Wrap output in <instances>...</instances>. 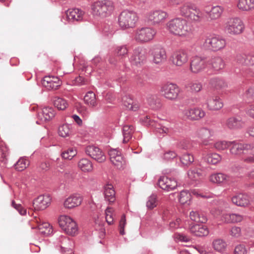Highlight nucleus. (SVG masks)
Segmentation results:
<instances>
[{"mask_svg": "<svg viewBox=\"0 0 254 254\" xmlns=\"http://www.w3.org/2000/svg\"><path fill=\"white\" fill-rule=\"evenodd\" d=\"M56 115V112L52 107H46L42 109V112L39 114V116H43L41 120L44 121H48L52 119Z\"/></svg>", "mask_w": 254, "mask_h": 254, "instance_id": "c9c22d12", "label": "nucleus"}, {"mask_svg": "<svg viewBox=\"0 0 254 254\" xmlns=\"http://www.w3.org/2000/svg\"><path fill=\"white\" fill-rule=\"evenodd\" d=\"M226 45L225 39L216 35H212L206 37L203 44V46L205 49L214 52L223 49Z\"/></svg>", "mask_w": 254, "mask_h": 254, "instance_id": "423d86ee", "label": "nucleus"}, {"mask_svg": "<svg viewBox=\"0 0 254 254\" xmlns=\"http://www.w3.org/2000/svg\"><path fill=\"white\" fill-rule=\"evenodd\" d=\"M232 144L230 147V151L231 154L238 155L241 153H245L246 151L252 150L254 146L251 144H243L235 141H231Z\"/></svg>", "mask_w": 254, "mask_h": 254, "instance_id": "412c9836", "label": "nucleus"}, {"mask_svg": "<svg viewBox=\"0 0 254 254\" xmlns=\"http://www.w3.org/2000/svg\"><path fill=\"white\" fill-rule=\"evenodd\" d=\"M146 19L154 25L163 24L169 17V13L161 9L151 10L146 13Z\"/></svg>", "mask_w": 254, "mask_h": 254, "instance_id": "6e6552de", "label": "nucleus"}, {"mask_svg": "<svg viewBox=\"0 0 254 254\" xmlns=\"http://www.w3.org/2000/svg\"><path fill=\"white\" fill-rule=\"evenodd\" d=\"M168 30L172 34L180 36H186L192 33V25L182 17L171 19L167 23Z\"/></svg>", "mask_w": 254, "mask_h": 254, "instance_id": "f03ea898", "label": "nucleus"}, {"mask_svg": "<svg viewBox=\"0 0 254 254\" xmlns=\"http://www.w3.org/2000/svg\"><path fill=\"white\" fill-rule=\"evenodd\" d=\"M157 196L155 194H152L148 197L146 202V206L148 209H152L156 206Z\"/></svg>", "mask_w": 254, "mask_h": 254, "instance_id": "bf43d9fd", "label": "nucleus"}, {"mask_svg": "<svg viewBox=\"0 0 254 254\" xmlns=\"http://www.w3.org/2000/svg\"><path fill=\"white\" fill-rule=\"evenodd\" d=\"M126 224V216L125 215H123L121 217L119 225V232L121 235H124L125 234V227Z\"/></svg>", "mask_w": 254, "mask_h": 254, "instance_id": "e2e57ef3", "label": "nucleus"}, {"mask_svg": "<svg viewBox=\"0 0 254 254\" xmlns=\"http://www.w3.org/2000/svg\"><path fill=\"white\" fill-rule=\"evenodd\" d=\"M178 13L180 16L186 18L194 24L202 22L205 17V13L191 1H187L181 4L179 7Z\"/></svg>", "mask_w": 254, "mask_h": 254, "instance_id": "f257e3e1", "label": "nucleus"}, {"mask_svg": "<svg viewBox=\"0 0 254 254\" xmlns=\"http://www.w3.org/2000/svg\"><path fill=\"white\" fill-rule=\"evenodd\" d=\"M172 128L167 127L161 125H156L155 132L163 136L165 134H170L172 132Z\"/></svg>", "mask_w": 254, "mask_h": 254, "instance_id": "6e6d98bb", "label": "nucleus"}, {"mask_svg": "<svg viewBox=\"0 0 254 254\" xmlns=\"http://www.w3.org/2000/svg\"><path fill=\"white\" fill-rule=\"evenodd\" d=\"M213 246L216 251L219 252H223L226 249V244L222 240L217 239L213 241Z\"/></svg>", "mask_w": 254, "mask_h": 254, "instance_id": "3c124183", "label": "nucleus"}, {"mask_svg": "<svg viewBox=\"0 0 254 254\" xmlns=\"http://www.w3.org/2000/svg\"><path fill=\"white\" fill-rule=\"evenodd\" d=\"M178 200L182 204H190L191 195L188 190H182L178 195Z\"/></svg>", "mask_w": 254, "mask_h": 254, "instance_id": "a19ab883", "label": "nucleus"}, {"mask_svg": "<svg viewBox=\"0 0 254 254\" xmlns=\"http://www.w3.org/2000/svg\"><path fill=\"white\" fill-rule=\"evenodd\" d=\"M224 218L227 223H238L242 221L243 216L236 213L226 214Z\"/></svg>", "mask_w": 254, "mask_h": 254, "instance_id": "a18cd8bd", "label": "nucleus"}, {"mask_svg": "<svg viewBox=\"0 0 254 254\" xmlns=\"http://www.w3.org/2000/svg\"><path fill=\"white\" fill-rule=\"evenodd\" d=\"M77 154V151L74 148H69L64 151L62 154V156L65 159L71 160Z\"/></svg>", "mask_w": 254, "mask_h": 254, "instance_id": "864d4df0", "label": "nucleus"}, {"mask_svg": "<svg viewBox=\"0 0 254 254\" xmlns=\"http://www.w3.org/2000/svg\"><path fill=\"white\" fill-rule=\"evenodd\" d=\"M225 125L229 129L235 130L241 128L243 122L240 118L232 117L226 120Z\"/></svg>", "mask_w": 254, "mask_h": 254, "instance_id": "c756f323", "label": "nucleus"}, {"mask_svg": "<svg viewBox=\"0 0 254 254\" xmlns=\"http://www.w3.org/2000/svg\"><path fill=\"white\" fill-rule=\"evenodd\" d=\"M125 105L128 110L133 111H137L139 107L138 103L133 102L131 99H129V102L127 103V104H126L125 102Z\"/></svg>", "mask_w": 254, "mask_h": 254, "instance_id": "69168bd1", "label": "nucleus"}, {"mask_svg": "<svg viewBox=\"0 0 254 254\" xmlns=\"http://www.w3.org/2000/svg\"><path fill=\"white\" fill-rule=\"evenodd\" d=\"M85 152L87 155L99 163L103 162L106 160L104 153L98 147L90 145L86 147Z\"/></svg>", "mask_w": 254, "mask_h": 254, "instance_id": "dca6fc26", "label": "nucleus"}, {"mask_svg": "<svg viewBox=\"0 0 254 254\" xmlns=\"http://www.w3.org/2000/svg\"><path fill=\"white\" fill-rule=\"evenodd\" d=\"M58 133L60 136L66 137L71 133V126L68 124H64L59 127Z\"/></svg>", "mask_w": 254, "mask_h": 254, "instance_id": "de8ad7c7", "label": "nucleus"}, {"mask_svg": "<svg viewBox=\"0 0 254 254\" xmlns=\"http://www.w3.org/2000/svg\"><path fill=\"white\" fill-rule=\"evenodd\" d=\"M190 219L196 223H204L207 220L206 215L202 212L197 211H192L190 213Z\"/></svg>", "mask_w": 254, "mask_h": 254, "instance_id": "f704fd0d", "label": "nucleus"}, {"mask_svg": "<svg viewBox=\"0 0 254 254\" xmlns=\"http://www.w3.org/2000/svg\"><path fill=\"white\" fill-rule=\"evenodd\" d=\"M182 115L186 119L194 121L203 118L205 112L199 108H186L182 111Z\"/></svg>", "mask_w": 254, "mask_h": 254, "instance_id": "ddd939ff", "label": "nucleus"}, {"mask_svg": "<svg viewBox=\"0 0 254 254\" xmlns=\"http://www.w3.org/2000/svg\"><path fill=\"white\" fill-rule=\"evenodd\" d=\"M232 201L234 204L240 206H246L249 203V200L247 195L239 194L232 198Z\"/></svg>", "mask_w": 254, "mask_h": 254, "instance_id": "72a5a7b5", "label": "nucleus"}, {"mask_svg": "<svg viewBox=\"0 0 254 254\" xmlns=\"http://www.w3.org/2000/svg\"><path fill=\"white\" fill-rule=\"evenodd\" d=\"M180 160L182 164L189 165L194 161V157L191 154L186 153L180 157Z\"/></svg>", "mask_w": 254, "mask_h": 254, "instance_id": "5fc2aeb1", "label": "nucleus"}, {"mask_svg": "<svg viewBox=\"0 0 254 254\" xmlns=\"http://www.w3.org/2000/svg\"><path fill=\"white\" fill-rule=\"evenodd\" d=\"M189 87L193 93H197L202 88V83L198 80H194L189 83Z\"/></svg>", "mask_w": 254, "mask_h": 254, "instance_id": "603ef678", "label": "nucleus"}, {"mask_svg": "<svg viewBox=\"0 0 254 254\" xmlns=\"http://www.w3.org/2000/svg\"><path fill=\"white\" fill-rule=\"evenodd\" d=\"M53 102L54 106L59 110H64L68 106L67 101L62 98L56 97L53 99Z\"/></svg>", "mask_w": 254, "mask_h": 254, "instance_id": "8fccbe9b", "label": "nucleus"}, {"mask_svg": "<svg viewBox=\"0 0 254 254\" xmlns=\"http://www.w3.org/2000/svg\"><path fill=\"white\" fill-rule=\"evenodd\" d=\"M214 134L213 130L206 128L201 127L196 131L197 136L201 139L204 144H207L208 141L211 140V137Z\"/></svg>", "mask_w": 254, "mask_h": 254, "instance_id": "cd10ccee", "label": "nucleus"}, {"mask_svg": "<svg viewBox=\"0 0 254 254\" xmlns=\"http://www.w3.org/2000/svg\"><path fill=\"white\" fill-rule=\"evenodd\" d=\"M190 232L194 236L197 237H204L208 235L209 231L206 226L198 224L190 225Z\"/></svg>", "mask_w": 254, "mask_h": 254, "instance_id": "c85d7f7f", "label": "nucleus"}, {"mask_svg": "<svg viewBox=\"0 0 254 254\" xmlns=\"http://www.w3.org/2000/svg\"><path fill=\"white\" fill-rule=\"evenodd\" d=\"M90 7L91 12L94 16L106 17L113 13L115 4L111 0H96L91 3Z\"/></svg>", "mask_w": 254, "mask_h": 254, "instance_id": "7ed1b4c3", "label": "nucleus"}, {"mask_svg": "<svg viewBox=\"0 0 254 254\" xmlns=\"http://www.w3.org/2000/svg\"><path fill=\"white\" fill-rule=\"evenodd\" d=\"M60 227L68 235L74 236L77 233L78 227L76 222L69 216H61L58 220Z\"/></svg>", "mask_w": 254, "mask_h": 254, "instance_id": "1a4fd4ad", "label": "nucleus"}, {"mask_svg": "<svg viewBox=\"0 0 254 254\" xmlns=\"http://www.w3.org/2000/svg\"><path fill=\"white\" fill-rule=\"evenodd\" d=\"M234 252L235 254H247V250L245 245L240 244L235 247Z\"/></svg>", "mask_w": 254, "mask_h": 254, "instance_id": "338daca9", "label": "nucleus"}, {"mask_svg": "<svg viewBox=\"0 0 254 254\" xmlns=\"http://www.w3.org/2000/svg\"><path fill=\"white\" fill-rule=\"evenodd\" d=\"M138 20V17L136 12L125 9L119 14L118 23L122 29H126L134 27Z\"/></svg>", "mask_w": 254, "mask_h": 254, "instance_id": "39448f33", "label": "nucleus"}, {"mask_svg": "<svg viewBox=\"0 0 254 254\" xmlns=\"http://www.w3.org/2000/svg\"><path fill=\"white\" fill-rule=\"evenodd\" d=\"M177 154L173 151H168L164 153L163 158L164 160L169 161L175 158Z\"/></svg>", "mask_w": 254, "mask_h": 254, "instance_id": "0e129e2a", "label": "nucleus"}, {"mask_svg": "<svg viewBox=\"0 0 254 254\" xmlns=\"http://www.w3.org/2000/svg\"><path fill=\"white\" fill-rule=\"evenodd\" d=\"M78 167L84 172H91L93 170L92 162L86 158L81 159L78 163Z\"/></svg>", "mask_w": 254, "mask_h": 254, "instance_id": "58836bf2", "label": "nucleus"}, {"mask_svg": "<svg viewBox=\"0 0 254 254\" xmlns=\"http://www.w3.org/2000/svg\"><path fill=\"white\" fill-rule=\"evenodd\" d=\"M207 65H209L215 72L223 70L225 66V63L220 57H212L207 60Z\"/></svg>", "mask_w": 254, "mask_h": 254, "instance_id": "bb28decb", "label": "nucleus"}, {"mask_svg": "<svg viewBox=\"0 0 254 254\" xmlns=\"http://www.w3.org/2000/svg\"><path fill=\"white\" fill-rule=\"evenodd\" d=\"M231 141H218L214 144L215 148L218 150H223L230 148Z\"/></svg>", "mask_w": 254, "mask_h": 254, "instance_id": "13d9d810", "label": "nucleus"}, {"mask_svg": "<svg viewBox=\"0 0 254 254\" xmlns=\"http://www.w3.org/2000/svg\"><path fill=\"white\" fill-rule=\"evenodd\" d=\"M84 101L85 104L91 107H95L97 105L96 96L92 91L88 92L84 97Z\"/></svg>", "mask_w": 254, "mask_h": 254, "instance_id": "79ce46f5", "label": "nucleus"}, {"mask_svg": "<svg viewBox=\"0 0 254 254\" xmlns=\"http://www.w3.org/2000/svg\"><path fill=\"white\" fill-rule=\"evenodd\" d=\"M51 198L49 195H41L35 199L33 202V206L35 210L46 209L51 203Z\"/></svg>", "mask_w": 254, "mask_h": 254, "instance_id": "a211bd4d", "label": "nucleus"}, {"mask_svg": "<svg viewBox=\"0 0 254 254\" xmlns=\"http://www.w3.org/2000/svg\"><path fill=\"white\" fill-rule=\"evenodd\" d=\"M225 32L231 36H238L242 34L245 25L242 19L239 17H232L228 18L224 24Z\"/></svg>", "mask_w": 254, "mask_h": 254, "instance_id": "20e7f679", "label": "nucleus"}, {"mask_svg": "<svg viewBox=\"0 0 254 254\" xmlns=\"http://www.w3.org/2000/svg\"><path fill=\"white\" fill-rule=\"evenodd\" d=\"M106 220L109 225L113 224V211L111 207H108L105 210Z\"/></svg>", "mask_w": 254, "mask_h": 254, "instance_id": "052dcab7", "label": "nucleus"}, {"mask_svg": "<svg viewBox=\"0 0 254 254\" xmlns=\"http://www.w3.org/2000/svg\"><path fill=\"white\" fill-rule=\"evenodd\" d=\"M29 165V161L25 157H21L14 164L15 169L22 171L25 169Z\"/></svg>", "mask_w": 254, "mask_h": 254, "instance_id": "09e8293b", "label": "nucleus"}, {"mask_svg": "<svg viewBox=\"0 0 254 254\" xmlns=\"http://www.w3.org/2000/svg\"><path fill=\"white\" fill-rule=\"evenodd\" d=\"M207 108L210 110H218L223 107L221 99L217 97H211L207 100Z\"/></svg>", "mask_w": 254, "mask_h": 254, "instance_id": "7c9ffc66", "label": "nucleus"}, {"mask_svg": "<svg viewBox=\"0 0 254 254\" xmlns=\"http://www.w3.org/2000/svg\"><path fill=\"white\" fill-rule=\"evenodd\" d=\"M156 34V30L153 28H139L135 30L134 39L138 43H144L152 40Z\"/></svg>", "mask_w": 254, "mask_h": 254, "instance_id": "0eeeda50", "label": "nucleus"}, {"mask_svg": "<svg viewBox=\"0 0 254 254\" xmlns=\"http://www.w3.org/2000/svg\"><path fill=\"white\" fill-rule=\"evenodd\" d=\"M221 157L217 153H210L204 157V161L208 164L215 165L221 160Z\"/></svg>", "mask_w": 254, "mask_h": 254, "instance_id": "c03bdc74", "label": "nucleus"}, {"mask_svg": "<svg viewBox=\"0 0 254 254\" xmlns=\"http://www.w3.org/2000/svg\"><path fill=\"white\" fill-rule=\"evenodd\" d=\"M210 181L215 184L222 186L230 184L232 182V178L224 173H218L212 174L210 176Z\"/></svg>", "mask_w": 254, "mask_h": 254, "instance_id": "b1692460", "label": "nucleus"}, {"mask_svg": "<svg viewBox=\"0 0 254 254\" xmlns=\"http://www.w3.org/2000/svg\"><path fill=\"white\" fill-rule=\"evenodd\" d=\"M207 66V60L202 57L194 56L192 57L190 63V70L193 73H199Z\"/></svg>", "mask_w": 254, "mask_h": 254, "instance_id": "f8f14e48", "label": "nucleus"}, {"mask_svg": "<svg viewBox=\"0 0 254 254\" xmlns=\"http://www.w3.org/2000/svg\"><path fill=\"white\" fill-rule=\"evenodd\" d=\"M153 62L156 64H160L167 59L166 52L164 48L161 46H156L151 50Z\"/></svg>", "mask_w": 254, "mask_h": 254, "instance_id": "aec40b11", "label": "nucleus"}, {"mask_svg": "<svg viewBox=\"0 0 254 254\" xmlns=\"http://www.w3.org/2000/svg\"><path fill=\"white\" fill-rule=\"evenodd\" d=\"M145 60L144 51L141 47L136 48L133 51L132 56L129 58L130 63L134 65L138 66Z\"/></svg>", "mask_w": 254, "mask_h": 254, "instance_id": "393cba45", "label": "nucleus"}, {"mask_svg": "<svg viewBox=\"0 0 254 254\" xmlns=\"http://www.w3.org/2000/svg\"><path fill=\"white\" fill-rule=\"evenodd\" d=\"M73 85L80 86L85 84L84 78L80 76L76 77L72 81Z\"/></svg>", "mask_w": 254, "mask_h": 254, "instance_id": "774afa93", "label": "nucleus"}, {"mask_svg": "<svg viewBox=\"0 0 254 254\" xmlns=\"http://www.w3.org/2000/svg\"><path fill=\"white\" fill-rule=\"evenodd\" d=\"M158 184L160 188L168 191L175 189L177 186V183L175 179H172L165 176L160 177Z\"/></svg>", "mask_w": 254, "mask_h": 254, "instance_id": "4be33fe9", "label": "nucleus"}, {"mask_svg": "<svg viewBox=\"0 0 254 254\" xmlns=\"http://www.w3.org/2000/svg\"><path fill=\"white\" fill-rule=\"evenodd\" d=\"M247 54L245 53H238L235 57V61L239 64L245 65Z\"/></svg>", "mask_w": 254, "mask_h": 254, "instance_id": "680f3d73", "label": "nucleus"}, {"mask_svg": "<svg viewBox=\"0 0 254 254\" xmlns=\"http://www.w3.org/2000/svg\"><path fill=\"white\" fill-rule=\"evenodd\" d=\"M237 7L241 11L253 10L254 9V0H238Z\"/></svg>", "mask_w": 254, "mask_h": 254, "instance_id": "473e14b6", "label": "nucleus"}, {"mask_svg": "<svg viewBox=\"0 0 254 254\" xmlns=\"http://www.w3.org/2000/svg\"><path fill=\"white\" fill-rule=\"evenodd\" d=\"M104 194L105 200L109 203H113L115 201V191L112 185L108 184L104 187Z\"/></svg>", "mask_w": 254, "mask_h": 254, "instance_id": "2f4dec72", "label": "nucleus"}, {"mask_svg": "<svg viewBox=\"0 0 254 254\" xmlns=\"http://www.w3.org/2000/svg\"><path fill=\"white\" fill-rule=\"evenodd\" d=\"M42 84L48 90H55L61 85V81L57 76L48 75L43 78Z\"/></svg>", "mask_w": 254, "mask_h": 254, "instance_id": "5701e85b", "label": "nucleus"}, {"mask_svg": "<svg viewBox=\"0 0 254 254\" xmlns=\"http://www.w3.org/2000/svg\"><path fill=\"white\" fill-rule=\"evenodd\" d=\"M210 85L216 89H221L226 87L227 84L222 79L215 77L210 80Z\"/></svg>", "mask_w": 254, "mask_h": 254, "instance_id": "37998d69", "label": "nucleus"}, {"mask_svg": "<svg viewBox=\"0 0 254 254\" xmlns=\"http://www.w3.org/2000/svg\"><path fill=\"white\" fill-rule=\"evenodd\" d=\"M180 92V88L177 84L170 82L164 84L161 89L162 96L172 101L176 100L178 98Z\"/></svg>", "mask_w": 254, "mask_h": 254, "instance_id": "9d476101", "label": "nucleus"}, {"mask_svg": "<svg viewBox=\"0 0 254 254\" xmlns=\"http://www.w3.org/2000/svg\"><path fill=\"white\" fill-rule=\"evenodd\" d=\"M83 201L82 196L78 193H73L66 198L63 202L65 209H72L79 206Z\"/></svg>", "mask_w": 254, "mask_h": 254, "instance_id": "2eb2a0df", "label": "nucleus"}, {"mask_svg": "<svg viewBox=\"0 0 254 254\" xmlns=\"http://www.w3.org/2000/svg\"><path fill=\"white\" fill-rule=\"evenodd\" d=\"M123 143H127L132 138L134 128L132 126L125 125L123 127Z\"/></svg>", "mask_w": 254, "mask_h": 254, "instance_id": "ea45409f", "label": "nucleus"}, {"mask_svg": "<svg viewBox=\"0 0 254 254\" xmlns=\"http://www.w3.org/2000/svg\"><path fill=\"white\" fill-rule=\"evenodd\" d=\"M115 54L118 57H123L128 54V49L127 45H120L116 47L115 49Z\"/></svg>", "mask_w": 254, "mask_h": 254, "instance_id": "4d7b16f0", "label": "nucleus"}, {"mask_svg": "<svg viewBox=\"0 0 254 254\" xmlns=\"http://www.w3.org/2000/svg\"><path fill=\"white\" fill-rule=\"evenodd\" d=\"M110 159L117 169H123L126 166V161L121 152L118 149L112 148L109 151Z\"/></svg>", "mask_w": 254, "mask_h": 254, "instance_id": "9b49d317", "label": "nucleus"}, {"mask_svg": "<svg viewBox=\"0 0 254 254\" xmlns=\"http://www.w3.org/2000/svg\"><path fill=\"white\" fill-rule=\"evenodd\" d=\"M66 14L68 20L73 22L82 21L85 17L84 11L78 8L68 9Z\"/></svg>", "mask_w": 254, "mask_h": 254, "instance_id": "6ab92c4d", "label": "nucleus"}, {"mask_svg": "<svg viewBox=\"0 0 254 254\" xmlns=\"http://www.w3.org/2000/svg\"><path fill=\"white\" fill-rule=\"evenodd\" d=\"M188 54L184 50L175 52L170 57L172 64L177 66H182L188 62Z\"/></svg>", "mask_w": 254, "mask_h": 254, "instance_id": "4468645a", "label": "nucleus"}, {"mask_svg": "<svg viewBox=\"0 0 254 254\" xmlns=\"http://www.w3.org/2000/svg\"><path fill=\"white\" fill-rule=\"evenodd\" d=\"M188 176L191 181H197L201 176V170L196 168L190 169L188 172Z\"/></svg>", "mask_w": 254, "mask_h": 254, "instance_id": "49530a36", "label": "nucleus"}, {"mask_svg": "<svg viewBox=\"0 0 254 254\" xmlns=\"http://www.w3.org/2000/svg\"><path fill=\"white\" fill-rule=\"evenodd\" d=\"M146 101L150 108L153 110H157L161 107V102L155 95H148Z\"/></svg>", "mask_w": 254, "mask_h": 254, "instance_id": "4c0bfd02", "label": "nucleus"}, {"mask_svg": "<svg viewBox=\"0 0 254 254\" xmlns=\"http://www.w3.org/2000/svg\"><path fill=\"white\" fill-rule=\"evenodd\" d=\"M57 247L61 248L62 252H71V246L72 242L67 237L61 235L56 240L55 242Z\"/></svg>", "mask_w": 254, "mask_h": 254, "instance_id": "a878e982", "label": "nucleus"}, {"mask_svg": "<svg viewBox=\"0 0 254 254\" xmlns=\"http://www.w3.org/2000/svg\"><path fill=\"white\" fill-rule=\"evenodd\" d=\"M38 233L43 236L51 235L53 232L52 227L48 223H43L38 225Z\"/></svg>", "mask_w": 254, "mask_h": 254, "instance_id": "e433bc0d", "label": "nucleus"}, {"mask_svg": "<svg viewBox=\"0 0 254 254\" xmlns=\"http://www.w3.org/2000/svg\"><path fill=\"white\" fill-rule=\"evenodd\" d=\"M223 8L219 5L213 6L209 11L204 12L205 17L203 20V22H211L216 20L221 17L223 12Z\"/></svg>", "mask_w": 254, "mask_h": 254, "instance_id": "f3484780", "label": "nucleus"}]
</instances>
